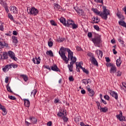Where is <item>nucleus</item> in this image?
<instances>
[{"mask_svg":"<svg viewBox=\"0 0 126 126\" xmlns=\"http://www.w3.org/2000/svg\"><path fill=\"white\" fill-rule=\"evenodd\" d=\"M116 71H117V67H116V65H113L111 67H110V73H115Z\"/></svg>","mask_w":126,"mask_h":126,"instance_id":"16","label":"nucleus"},{"mask_svg":"<svg viewBox=\"0 0 126 126\" xmlns=\"http://www.w3.org/2000/svg\"><path fill=\"white\" fill-rule=\"evenodd\" d=\"M96 104H97V109H98V110L100 109H101V105H100V102L99 101H96Z\"/></svg>","mask_w":126,"mask_h":126,"instance_id":"42","label":"nucleus"},{"mask_svg":"<svg viewBox=\"0 0 126 126\" xmlns=\"http://www.w3.org/2000/svg\"><path fill=\"white\" fill-rule=\"evenodd\" d=\"M7 90L8 92H10V93H13L12 91H11V89L10 88V87L9 86V84H8L6 86Z\"/></svg>","mask_w":126,"mask_h":126,"instance_id":"31","label":"nucleus"},{"mask_svg":"<svg viewBox=\"0 0 126 126\" xmlns=\"http://www.w3.org/2000/svg\"><path fill=\"white\" fill-rule=\"evenodd\" d=\"M87 55L88 57H90V60L91 62L93 64H94V65H96V66H98V62H97V60H96V58L94 57V55L93 53L91 52H89L88 53Z\"/></svg>","mask_w":126,"mask_h":126,"instance_id":"4","label":"nucleus"},{"mask_svg":"<svg viewBox=\"0 0 126 126\" xmlns=\"http://www.w3.org/2000/svg\"><path fill=\"white\" fill-rule=\"evenodd\" d=\"M8 56L10 57V58L13 60V61H15V62H16V61L18 60L17 58L15 57V54H14V52L11 51H8Z\"/></svg>","mask_w":126,"mask_h":126,"instance_id":"7","label":"nucleus"},{"mask_svg":"<svg viewBox=\"0 0 126 126\" xmlns=\"http://www.w3.org/2000/svg\"><path fill=\"white\" fill-rule=\"evenodd\" d=\"M110 95L112 96V97H114L116 100H118V93H117L116 92L111 91L110 92Z\"/></svg>","mask_w":126,"mask_h":126,"instance_id":"14","label":"nucleus"},{"mask_svg":"<svg viewBox=\"0 0 126 126\" xmlns=\"http://www.w3.org/2000/svg\"><path fill=\"white\" fill-rule=\"evenodd\" d=\"M81 93L82 94H86V92L85 91V90H82L81 91Z\"/></svg>","mask_w":126,"mask_h":126,"instance_id":"56","label":"nucleus"},{"mask_svg":"<svg viewBox=\"0 0 126 126\" xmlns=\"http://www.w3.org/2000/svg\"><path fill=\"white\" fill-rule=\"evenodd\" d=\"M71 26H72V29H76V28L78 27V26L76 24H75L74 23L72 24Z\"/></svg>","mask_w":126,"mask_h":126,"instance_id":"38","label":"nucleus"},{"mask_svg":"<svg viewBox=\"0 0 126 126\" xmlns=\"http://www.w3.org/2000/svg\"><path fill=\"white\" fill-rule=\"evenodd\" d=\"M113 54L114 55H117V54L118 53V52H117V51H116L115 49H113Z\"/></svg>","mask_w":126,"mask_h":126,"instance_id":"58","label":"nucleus"},{"mask_svg":"<svg viewBox=\"0 0 126 126\" xmlns=\"http://www.w3.org/2000/svg\"><path fill=\"white\" fill-rule=\"evenodd\" d=\"M52 122L51 121H49L47 123V126H52Z\"/></svg>","mask_w":126,"mask_h":126,"instance_id":"54","label":"nucleus"},{"mask_svg":"<svg viewBox=\"0 0 126 126\" xmlns=\"http://www.w3.org/2000/svg\"><path fill=\"white\" fill-rule=\"evenodd\" d=\"M10 10L12 13H17L18 12L17 8L15 6H11L10 7Z\"/></svg>","mask_w":126,"mask_h":126,"instance_id":"12","label":"nucleus"},{"mask_svg":"<svg viewBox=\"0 0 126 126\" xmlns=\"http://www.w3.org/2000/svg\"><path fill=\"white\" fill-rule=\"evenodd\" d=\"M100 112L102 113V112L103 113H106V112H108V108H107V107H101L99 109Z\"/></svg>","mask_w":126,"mask_h":126,"instance_id":"24","label":"nucleus"},{"mask_svg":"<svg viewBox=\"0 0 126 126\" xmlns=\"http://www.w3.org/2000/svg\"><path fill=\"white\" fill-rule=\"evenodd\" d=\"M123 10L125 11V14H126V7H124V8H123Z\"/></svg>","mask_w":126,"mask_h":126,"instance_id":"64","label":"nucleus"},{"mask_svg":"<svg viewBox=\"0 0 126 126\" xmlns=\"http://www.w3.org/2000/svg\"><path fill=\"white\" fill-rule=\"evenodd\" d=\"M12 39L13 40V43H14L15 44H17V43H18V40H17V37L15 36H12Z\"/></svg>","mask_w":126,"mask_h":126,"instance_id":"27","label":"nucleus"},{"mask_svg":"<svg viewBox=\"0 0 126 126\" xmlns=\"http://www.w3.org/2000/svg\"><path fill=\"white\" fill-rule=\"evenodd\" d=\"M63 112V110H60L59 112L57 114V116H58V117H63V116H64Z\"/></svg>","mask_w":126,"mask_h":126,"instance_id":"26","label":"nucleus"},{"mask_svg":"<svg viewBox=\"0 0 126 126\" xmlns=\"http://www.w3.org/2000/svg\"><path fill=\"white\" fill-rule=\"evenodd\" d=\"M116 118L118 119V120H119L120 122H122V121H126V117L123 116V112H122V111H120L119 115H116Z\"/></svg>","mask_w":126,"mask_h":126,"instance_id":"8","label":"nucleus"},{"mask_svg":"<svg viewBox=\"0 0 126 126\" xmlns=\"http://www.w3.org/2000/svg\"><path fill=\"white\" fill-rule=\"evenodd\" d=\"M83 72H85V73H86V74H88L89 73V71L86 69H85V68H84V69H83Z\"/></svg>","mask_w":126,"mask_h":126,"instance_id":"44","label":"nucleus"},{"mask_svg":"<svg viewBox=\"0 0 126 126\" xmlns=\"http://www.w3.org/2000/svg\"><path fill=\"white\" fill-rule=\"evenodd\" d=\"M28 12L29 14L34 15L35 16V15H37L38 13H39V11L35 7H32L29 9V11H28Z\"/></svg>","mask_w":126,"mask_h":126,"instance_id":"6","label":"nucleus"},{"mask_svg":"<svg viewBox=\"0 0 126 126\" xmlns=\"http://www.w3.org/2000/svg\"><path fill=\"white\" fill-rule=\"evenodd\" d=\"M1 110L2 111V115L3 116H5L6 114H7V112H6V109H5V107L4 106Z\"/></svg>","mask_w":126,"mask_h":126,"instance_id":"30","label":"nucleus"},{"mask_svg":"<svg viewBox=\"0 0 126 126\" xmlns=\"http://www.w3.org/2000/svg\"><path fill=\"white\" fill-rule=\"evenodd\" d=\"M77 51H82V48L79 46H76Z\"/></svg>","mask_w":126,"mask_h":126,"instance_id":"52","label":"nucleus"},{"mask_svg":"<svg viewBox=\"0 0 126 126\" xmlns=\"http://www.w3.org/2000/svg\"><path fill=\"white\" fill-rule=\"evenodd\" d=\"M117 16H118V18L120 19V21L125 20V16L124 15L120 14V13L118 12L116 14Z\"/></svg>","mask_w":126,"mask_h":126,"instance_id":"21","label":"nucleus"},{"mask_svg":"<svg viewBox=\"0 0 126 126\" xmlns=\"http://www.w3.org/2000/svg\"><path fill=\"white\" fill-rule=\"evenodd\" d=\"M8 17L11 20H13V16L10 13L8 14Z\"/></svg>","mask_w":126,"mask_h":126,"instance_id":"43","label":"nucleus"},{"mask_svg":"<svg viewBox=\"0 0 126 126\" xmlns=\"http://www.w3.org/2000/svg\"><path fill=\"white\" fill-rule=\"evenodd\" d=\"M32 62H33L35 64H39L41 62V58L40 57L33 58L32 60Z\"/></svg>","mask_w":126,"mask_h":126,"instance_id":"9","label":"nucleus"},{"mask_svg":"<svg viewBox=\"0 0 126 126\" xmlns=\"http://www.w3.org/2000/svg\"><path fill=\"white\" fill-rule=\"evenodd\" d=\"M13 35H14V36H16L17 35V32H16V31H14L13 32Z\"/></svg>","mask_w":126,"mask_h":126,"instance_id":"57","label":"nucleus"},{"mask_svg":"<svg viewBox=\"0 0 126 126\" xmlns=\"http://www.w3.org/2000/svg\"><path fill=\"white\" fill-rule=\"evenodd\" d=\"M74 63H75V62H71L70 63V64L67 65L69 71H72V69L73 68V64H74Z\"/></svg>","mask_w":126,"mask_h":126,"instance_id":"15","label":"nucleus"},{"mask_svg":"<svg viewBox=\"0 0 126 126\" xmlns=\"http://www.w3.org/2000/svg\"><path fill=\"white\" fill-rule=\"evenodd\" d=\"M80 126H86V125H84V123H83V122H81L80 123Z\"/></svg>","mask_w":126,"mask_h":126,"instance_id":"63","label":"nucleus"},{"mask_svg":"<svg viewBox=\"0 0 126 126\" xmlns=\"http://www.w3.org/2000/svg\"><path fill=\"white\" fill-rule=\"evenodd\" d=\"M111 42L112 44H115V43H116V40H115V39H113L111 40Z\"/></svg>","mask_w":126,"mask_h":126,"instance_id":"62","label":"nucleus"},{"mask_svg":"<svg viewBox=\"0 0 126 126\" xmlns=\"http://www.w3.org/2000/svg\"><path fill=\"white\" fill-rule=\"evenodd\" d=\"M37 90H33L32 92L31 93V95L32 96V95L35 97V95H36V94L37 93Z\"/></svg>","mask_w":126,"mask_h":126,"instance_id":"36","label":"nucleus"},{"mask_svg":"<svg viewBox=\"0 0 126 126\" xmlns=\"http://www.w3.org/2000/svg\"><path fill=\"white\" fill-rule=\"evenodd\" d=\"M76 11L77 12L78 15L84 16V11H83V10L77 8L76 9Z\"/></svg>","mask_w":126,"mask_h":126,"instance_id":"13","label":"nucleus"},{"mask_svg":"<svg viewBox=\"0 0 126 126\" xmlns=\"http://www.w3.org/2000/svg\"><path fill=\"white\" fill-rule=\"evenodd\" d=\"M99 56H100V57H101V58H102V57H103V52L101 50L99 51Z\"/></svg>","mask_w":126,"mask_h":126,"instance_id":"50","label":"nucleus"},{"mask_svg":"<svg viewBox=\"0 0 126 126\" xmlns=\"http://www.w3.org/2000/svg\"><path fill=\"white\" fill-rule=\"evenodd\" d=\"M0 30L1 31H3V26L2 25H0Z\"/></svg>","mask_w":126,"mask_h":126,"instance_id":"61","label":"nucleus"},{"mask_svg":"<svg viewBox=\"0 0 126 126\" xmlns=\"http://www.w3.org/2000/svg\"><path fill=\"white\" fill-rule=\"evenodd\" d=\"M69 81H73V80H74V79H73V77L72 76H70V77H69Z\"/></svg>","mask_w":126,"mask_h":126,"instance_id":"48","label":"nucleus"},{"mask_svg":"<svg viewBox=\"0 0 126 126\" xmlns=\"http://www.w3.org/2000/svg\"><path fill=\"white\" fill-rule=\"evenodd\" d=\"M59 54L66 63H68L69 59H70L71 62L76 63V58L73 57V52L70 49L62 47L59 51Z\"/></svg>","mask_w":126,"mask_h":126,"instance_id":"1","label":"nucleus"},{"mask_svg":"<svg viewBox=\"0 0 126 126\" xmlns=\"http://www.w3.org/2000/svg\"><path fill=\"white\" fill-rule=\"evenodd\" d=\"M9 68H10V65H9V64H7L3 67V71L4 72H6V71H8V70H9Z\"/></svg>","mask_w":126,"mask_h":126,"instance_id":"18","label":"nucleus"},{"mask_svg":"<svg viewBox=\"0 0 126 126\" xmlns=\"http://www.w3.org/2000/svg\"><path fill=\"white\" fill-rule=\"evenodd\" d=\"M87 90H88V92H89V95L91 96V97L94 96L95 93L94 92V91L92 90L91 89H90V86H89V85H88L87 86Z\"/></svg>","mask_w":126,"mask_h":126,"instance_id":"10","label":"nucleus"},{"mask_svg":"<svg viewBox=\"0 0 126 126\" xmlns=\"http://www.w3.org/2000/svg\"><path fill=\"white\" fill-rule=\"evenodd\" d=\"M8 98H9V99H10L11 100H16V97H15V96H13L12 95H9Z\"/></svg>","mask_w":126,"mask_h":126,"instance_id":"40","label":"nucleus"},{"mask_svg":"<svg viewBox=\"0 0 126 126\" xmlns=\"http://www.w3.org/2000/svg\"><path fill=\"white\" fill-rule=\"evenodd\" d=\"M121 57H119V59L116 60V65L118 67L121 66V64H122V60H121Z\"/></svg>","mask_w":126,"mask_h":126,"instance_id":"20","label":"nucleus"},{"mask_svg":"<svg viewBox=\"0 0 126 126\" xmlns=\"http://www.w3.org/2000/svg\"><path fill=\"white\" fill-rule=\"evenodd\" d=\"M63 119L64 122H67V121H68V118H67V117H65V116H63Z\"/></svg>","mask_w":126,"mask_h":126,"instance_id":"47","label":"nucleus"},{"mask_svg":"<svg viewBox=\"0 0 126 126\" xmlns=\"http://www.w3.org/2000/svg\"><path fill=\"white\" fill-rule=\"evenodd\" d=\"M30 120L31 122V124L32 125H35V124L37 123V119L35 118L34 117H30Z\"/></svg>","mask_w":126,"mask_h":126,"instance_id":"22","label":"nucleus"},{"mask_svg":"<svg viewBox=\"0 0 126 126\" xmlns=\"http://www.w3.org/2000/svg\"><path fill=\"white\" fill-rule=\"evenodd\" d=\"M88 37H89V38H92V32H88Z\"/></svg>","mask_w":126,"mask_h":126,"instance_id":"49","label":"nucleus"},{"mask_svg":"<svg viewBox=\"0 0 126 126\" xmlns=\"http://www.w3.org/2000/svg\"><path fill=\"white\" fill-rule=\"evenodd\" d=\"M46 55H48L50 57H54V53H53V51L52 50L47 51Z\"/></svg>","mask_w":126,"mask_h":126,"instance_id":"28","label":"nucleus"},{"mask_svg":"<svg viewBox=\"0 0 126 126\" xmlns=\"http://www.w3.org/2000/svg\"><path fill=\"white\" fill-rule=\"evenodd\" d=\"M48 46L49 47H53V42L49 41L48 42Z\"/></svg>","mask_w":126,"mask_h":126,"instance_id":"45","label":"nucleus"},{"mask_svg":"<svg viewBox=\"0 0 126 126\" xmlns=\"http://www.w3.org/2000/svg\"><path fill=\"white\" fill-rule=\"evenodd\" d=\"M20 76L23 77V78L25 81L26 82V81H27V80H28V77H27V76L26 75H21Z\"/></svg>","mask_w":126,"mask_h":126,"instance_id":"33","label":"nucleus"},{"mask_svg":"<svg viewBox=\"0 0 126 126\" xmlns=\"http://www.w3.org/2000/svg\"><path fill=\"white\" fill-rule=\"evenodd\" d=\"M10 67V68H11L12 66L13 68H16V67H17L18 66V65L16 64H14L13 63H12L11 64H9Z\"/></svg>","mask_w":126,"mask_h":126,"instance_id":"32","label":"nucleus"},{"mask_svg":"<svg viewBox=\"0 0 126 126\" xmlns=\"http://www.w3.org/2000/svg\"><path fill=\"white\" fill-rule=\"evenodd\" d=\"M105 59L107 63H109V62H111V60H110V58L109 57H105Z\"/></svg>","mask_w":126,"mask_h":126,"instance_id":"53","label":"nucleus"},{"mask_svg":"<svg viewBox=\"0 0 126 126\" xmlns=\"http://www.w3.org/2000/svg\"><path fill=\"white\" fill-rule=\"evenodd\" d=\"M121 75H122V72L120 71H118L117 72V76H121Z\"/></svg>","mask_w":126,"mask_h":126,"instance_id":"51","label":"nucleus"},{"mask_svg":"<svg viewBox=\"0 0 126 126\" xmlns=\"http://www.w3.org/2000/svg\"><path fill=\"white\" fill-rule=\"evenodd\" d=\"M3 7L5 9V11L8 13L9 12V10H8V6H7V4L6 3L3 2Z\"/></svg>","mask_w":126,"mask_h":126,"instance_id":"25","label":"nucleus"},{"mask_svg":"<svg viewBox=\"0 0 126 126\" xmlns=\"http://www.w3.org/2000/svg\"><path fill=\"white\" fill-rule=\"evenodd\" d=\"M92 41L93 42L95 47L100 48V43H101V38H100V37H97L92 38Z\"/></svg>","mask_w":126,"mask_h":126,"instance_id":"5","label":"nucleus"},{"mask_svg":"<svg viewBox=\"0 0 126 126\" xmlns=\"http://www.w3.org/2000/svg\"><path fill=\"white\" fill-rule=\"evenodd\" d=\"M50 23L53 26H57V23H56V22L54 20H51Z\"/></svg>","mask_w":126,"mask_h":126,"instance_id":"37","label":"nucleus"},{"mask_svg":"<svg viewBox=\"0 0 126 126\" xmlns=\"http://www.w3.org/2000/svg\"><path fill=\"white\" fill-rule=\"evenodd\" d=\"M54 6L55 7H57V8H60V6L58 4H54Z\"/></svg>","mask_w":126,"mask_h":126,"instance_id":"60","label":"nucleus"},{"mask_svg":"<svg viewBox=\"0 0 126 126\" xmlns=\"http://www.w3.org/2000/svg\"><path fill=\"white\" fill-rule=\"evenodd\" d=\"M82 82L85 84V85H87V84H91L92 83L91 80H90V79H83L82 80Z\"/></svg>","mask_w":126,"mask_h":126,"instance_id":"11","label":"nucleus"},{"mask_svg":"<svg viewBox=\"0 0 126 126\" xmlns=\"http://www.w3.org/2000/svg\"><path fill=\"white\" fill-rule=\"evenodd\" d=\"M106 65L107 66H109L110 67H112L114 65V64L109 63H108Z\"/></svg>","mask_w":126,"mask_h":126,"instance_id":"55","label":"nucleus"},{"mask_svg":"<svg viewBox=\"0 0 126 126\" xmlns=\"http://www.w3.org/2000/svg\"><path fill=\"white\" fill-rule=\"evenodd\" d=\"M103 12L99 11L98 9L96 8H93L92 10L94 12L96 15H99L101 16L102 19H104L105 20H107L108 18V15H110V10L107 9V7L106 6H102Z\"/></svg>","mask_w":126,"mask_h":126,"instance_id":"2","label":"nucleus"},{"mask_svg":"<svg viewBox=\"0 0 126 126\" xmlns=\"http://www.w3.org/2000/svg\"><path fill=\"white\" fill-rule=\"evenodd\" d=\"M60 22H61V23L63 24V25H64V26H66V27H69L70 25H72V24L74 23V21L70 20H68L67 21V23H66V20H65V18L63 17H61L60 19Z\"/></svg>","mask_w":126,"mask_h":126,"instance_id":"3","label":"nucleus"},{"mask_svg":"<svg viewBox=\"0 0 126 126\" xmlns=\"http://www.w3.org/2000/svg\"><path fill=\"white\" fill-rule=\"evenodd\" d=\"M94 28L96 30V31H99L100 30V28H99V26L98 25H94Z\"/></svg>","mask_w":126,"mask_h":126,"instance_id":"39","label":"nucleus"},{"mask_svg":"<svg viewBox=\"0 0 126 126\" xmlns=\"http://www.w3.org/2000/svg\"><path fill=\"white\" fill-rule=\"evenodd\" d=\"M94 23H96L98 24L99 22H100V20L98 19V17H94V20H93Z\"/></svg>","mask_w":126,"mask_h":126,"instance_id":"29","label":"nucleus"},{"mask_svg":"<svg viewBox=\"0 0 126 126\" xmlns=\"http://www.w3.org/2000/svg\"><path fill=\"white\" fill-rule=\"evenodd\" d=\"M118 41L119 42V43H121V45H124V40H123V39H122V37H120L118 39Z\"/></svg>","mask_w":126,"mask_h":126,"instance_id":"41","label":"nucleus"},{"mask_svg":"<svg viewBox=\"0 0 126 126\" xmlns=\"http://www.w3.org/2000/svg\"><path fill=\"white\" fill-rule=\"evenodd\" d=\"M4 47H6L7 48L8 47V44L4 42V44L2 42L0 41V49H2Z\"/></svg>","mask_w":126,"mask_h":126,"instance_id":"23","label":"nucleus"},{"mask_svg":"<svg viewBox=\"0 0 126 126\" xmlns=\"http://www.w3.org/2000/svg\"><path fill=\"white\" fill-rule=\"evenodd\" d=\"M94 1L95 2H96V3H101L102 5L104 4V2L103 1V0H94Z\"/></svg>","mask_w":126,"mask_h":126,"instance_id":"35","label":"nucleus"},{"mask_svg":"<svg viewBox=\"0 0 126 126\" xmlns=\"http://www.w3.org/2000/svg\"><path fill=\"white\" fill-rule=\"evenodd\" d=\"M5 83H8V77H6L5 79Z\"/></svg>","mask_w":126,"mask_h":126,"instance_id":"59","label":"nucleus"},{"mask_svg":"<svg viewBox=\"0 0 126 126\" xmlns=\"http://www.w3.org/2000/svg\"><path fill=\"white\" fill-rule=\"evenodd\" d=\"M23 100L24 101V105L25 107L29 108L30 106V101L29 100L27 99H24Z\"/></svg>","mask_w":126,"mask_h":126,"instance_id":"17","label":"nucleus"},{"mask_svg":"<svg viewBox=\"0 0 126 126\" xmlns=\"http://www.w3.org/2000/svg\"><path fill=\"white\" fill-rule=\"evenodd\" d=\"M52 70L53 71H60V69L58 67V66L56 64H54L51 67Z\"/></svg>","mask_w":126,"mask_h":126,"instance_id":"19","label":"nucleus"},{"mask_svg":"<svg viewBox=\"0 0 126 126\" xmlns=\"http://www.w3.org/2000/svg\"><path fill=\"white\" fill-rule=\"evenodd\" d=\"M104 99H105V100H108V101H109L110 99V96H109V95L106 94L104 96Z\"/></svg>","mask_w":126,"mask_h":126,"instance_id":"46","label":"nucleus"},{"mask_svg":"<svg viewBox=\"0 0 126 126\" xmlns=\"http://www.w3.org/2000/svg\"><path fill=\"white\" fill-rule=\"evenodd\" d=\"M8 53H6V52L3 53V60H6V59H7V58H8Z\"/></svg>","mask_w":126,"mask_h":126,"instance_id":"34","label":"nucleus"}]
</instances>
